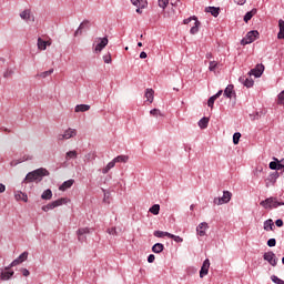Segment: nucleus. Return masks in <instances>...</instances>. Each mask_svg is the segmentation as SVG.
<instances>
[{
	"label": "nucleus",
	"mask_w": 284,
	"mask_h": 284,
	"mask_svg": "<svg viewBox=\"0 0 284 284\" xmlns=\"http://www.w3.org/2000/svg\"><path fill=\"white\" fill-rule=\"evenodd\" d=\"M239 141H241V133L236 132L233 134V143L234 145H239Z\"/></svg>",
	"instance_id": "nucleus-40"
},
{
	"label": "nucleus",
	"mask_w": 284,
	"mask_h": 284,
	"mask_svg": "<svg viewBox=\"0 0 284 284\" xmlns=\"http://www.w3.org/2000/svg\"><path fill=\"white\" fill-rule=\"evenodd\" d=\"M169 3H170V0H159V6L163 10H165L168 8Z\"/></svg>",
	"instance_id": "nucleus-41"
},
{
	"label": "nucleus",
	"mask_w": 284,
	"mask_h": 284,
	"mask_svg": "<svg viewBox=\"0 0 284 284\" xmlns=\"http://www.w3.org/2000/svg\"><path fill=\"white\" fill-rule=\"evenodd\" d=\"M16 201H23L24 203H28V194L21 192V191H18L16 194Z\"/></svg>",
	"instance_id": "nucleus-19"
},
{
	"label": "nucleus",
	"mask_w": 284,
	"mask_h": 284,
	"mask_svg": "<svg viewBox=\"0 0 284 284\" xmlns=\"http://www.w3.org/2000/svg\"><path fill=\"white\" fill-rule=\"evenodd\" d=\"M41 199H42L43 201H50V199H52V190L47 189V190L42 193Z\"/></svg>",
	"instance_id": "nucleus-30"
},
{
	"label": "nucleus",
	"mask_w": 284,
	"mask_h": 284,
	"mask_svg": "<svg viewBox=\"0 0 284 284\" xmlns=\"http://www.w3.org/2000/svg\"><path fill=\"white\" fill-rule=\"evenodd\" d=\"M206 230H210V225L207 224V222L200 223L196 227L197 236H205Z\"/></svg>",
	"instance_id": "nucleus-11"
},
{
	"label": "nucleus",
	"mask_w": 284,
	"mask_h": 284,
	"mask_svg": "<svg viewBox=\"0 0 284 284\" xmlns=\"http://www.w3.org/2000/svg\"><path fill=\"white\" fill-rule=\"evenodd\" d=\"M12 276H14V272L10 271V266H8L1 273L0 278H1V281H10V278H12Z\"/></svg>",
	"instance_id": "nucleus-12"
},
{
	"label": "nucleus",
	"mask_w": 284,
	"mask_h": 284,
	"mask_svg": "<svg viewBox=\"0 0 284 284\" xmlns=\"http://www.w3.org/2000/svg\"><path fill=\"white\" fill-rule=\"evenodd\" d=\"M264 210H273L280 207V205H284V202H278L276 197H268L260 203Z\"/></svg>",
	"instance_id": "nucleus-2"
},
{
	"label": "nucleus",
	"mask_w": 284,
	"mask_h": 284,
	"mask_svg": "<svg viewBox=\"0 0 284 284\" xmlns=\"http://www.w3.org/2000/svg\"><path fill=\"white\" fill-rule=\"evenodd\" d=\"M163 250H165V246L162 243H156L152 246V252H154V254H161Z\"/></svg>",
	"instance_id": "nucleus-22"
},
{
	"label": "nucleus",
	"mask_w": 284,
	"mask_h": 284,
	"mask_svg": "<svg viewBox=\"0 0 284 284\" xmlns=\"http://www.w3.org/2000/svg\"><path fill=\"white\" fill-rule=\"evenodd\" d=\"M90 28V21L84 20L78 28V30L74 32V37H79V34H83V29Z\"/></svg>",
	"instance_id": "nucleus-13"
},
{
	"label": "nucleus",
	"mask_w": 284,
	"mask_h": 284,
	"mask_svg": "<svg viewBox=\"0 0 284 284\" xmlns=\"http://www.w3.org/2000/svg\"><path fill=\"white\" fill-rule=\"evenodd\" d=\"M99 43L95 45V52H101L108 45V38H99Z\"/></svg>",
	"instance_id": "nucleus-14"
},
{
	"label": "nucleus",
	"mask_w": 284,
	"mask_h": 284,
	"mask_svg": "<svg viewBox=\"0 0 284 284\" xmlns=\"http://www.w3.org/2000/svg\"><path fill=\"white\" fill-rule=\"evenodd\" d=\"M21 261H20V258L18 257V258H16L11 264H10V266L9 267H17V265H21Z\"/></svg>",
	"instance_id": "nucleus-47"
},
{
	"label": "nucleus",
	"mask_w": 284,
	"mask_h": 284,
	"mask_svg": "<svg viewBox=\"0 0 284 284\" xmlns=\"http://www.w3.org/2000/svg\"><path fill=\"white\" fill-rule=\"evenodd\" d=\"M85 234H90V227H81L77 231L78 241L80 243H85V241H88Z\"/></svg>",
	"instance_id": "nucleus-8"
},
{
	"label": "nucleus",
	"mask_w": 284,
	"mask_h": 284,
	"mask_svg": "<svg viewBox=\"0 0 284 284\" xmlns=\"http://www.w3.org/2000/svg\"><path fill=\"white\" fill-rule=\"evenodd\" d=\"M284 169V164L277 163V170H283Z\"/></svg>",
	"instance_id": "nucleus-60"
},
{
	"label": "nucleus",
	"mask_w": 284,
	"mask_h": 284,
	"mask_svg": "<svg viewBox=\"0 0 284 284\" xmlns=\"http://www.w3.org/2000/svg\"><path fill=\"white\" fill-rule=\"evenodd\" d=\"M271 280L273 281V283H276V284H284V281L278 278V276L276 275H272L271 276Z\"/></svg>",
	"instance_id": "nucleus-43"
},
{
	"label": "nucleus",
	"mask_w": 284,
	"mask_h": 284,
	"mask_svg": "<svg viewBox=\"0 0 284 284\" xmlns=\"http://www.w3.org/2000/svg\"><path fill=\"white\" fill-rule=\"evenodd\" d=\"M130 158L128 155H118L116 158L113 159V162L116 163H128V160Z\"/></svg>",
	"instance_id": "nucleus-26"
},
{
	"label": "nucleus",
	"mask_w": 284,
	"mask_h": 284,
	"mask_svg": "<svg viewBox=\"0 0 284 284\" xmlns=\"http://www.w3.org/2000/svg\"><path fill=\"white\" fill-rule=\"evenodd\" d=\"M217 67H219V63L216 61H211L209 65L210 72H214Z\"/></svg>",
	"instance_id": "nucleus-42"
},
{
	"label": "nucleus",
	"mask_w": 284,
	"mask_h": 284,
	"mask_svg": "<svg viewBox=\"0 0 284 284\" xmlns=\"http://www.w3.org/2000/svg\"><path fill=\"white\" fill-rule=\"evenodd\" d=\"M140 59H148V53H145V51H142L140 53Z\"/></svg>",
	"instance_id": "nucleus-55"
},
{
	"label": "nucleus",
	"mask_w": 284,
	"mask_h": 284,
	"mask_svg": "<svg viewBox=\"0 0 284 284\" xmlns=\"http://www.w3.org/2000/svg\"><path fill=\"white\" fill-rule=\"evenodd\" d=\"M90 110V105L88 104H78L75 106V112H88Z\"/></svg>",
	"instance_id": "nucleus-34"
},
{
	"label": "nucleus",
	"mask_w": 284,
	"mask_h": 284,
	"mask_svg": "<svg viewBox=\"0 0 284 284\" xmlns=\"http://www.w3.org/2000/svg\"><path fill=\"white\" fill-rule=\"evenodd\" d=\"M193 21L194 26L191 28L190 32L191 34H196V32H199V26H201V22L196 18H193Z\"/></svg>",
	"instance_id": "nucleus-27"
},
{
	"label": "nucleus",
	"mask_w": 284,
	"mask_h": 284,
	"mask_svg": "<svg viewBox=\"0 0 284 284\" xmlns=\"http://www.w3.org/2000/svg\"><path fill=\"white\" fill-rule=\"evenodd\" d=\"M43 176H50V171L48 169H37L32 172H29L24 179L26 183H41Z\"/></svg>",
	"instance_id": "nucleus-1"
},
{
	"label": "nucleus",
	"mask_w": 284,
	"mask_h": 284,
	"mask_svg": "<svg viewBox=\"0 0 284 284\" xmlns=\"http://www.w3.org/2000/svg\"><path fill=\"white\" fill-rule=\"evenodd\" d=\"M258 39V31H250L245 38L242 39L241 44L247 45L250 43H254V40Z\"/></svg>",
	"instance_id": "nucleus-5"
},
{
	"label": "nucleus",
	"mask_w": 284,
	"mask_h": 284,
	"mask_svg": "<svg viewBox=\"0 0 284 284\" xmlns=\"http://www.w3.org/2000/svg\"><path fill=\"white\" fill-rule=\"evenodd\" d=\"M21 274L24 276H30V271H28V268H21Z\"/></svg>",
	"instance_id": "nucleus-52"
},
{
	"label": "nucleus",
	"mask_w": 284,
	"mask_h": 284,
	"mask_svg": "<svg viewBox=\"0 0 284 284\" xmlns=\"http://www.w3.org/2000/svg\"><path fill=\"white\" fill-rule=\"evenodd\" d=\"M170 234L169 232H163V231H154L153 235L156 236V239H164V236H168V239H170Z\"/></svg>",
	"instance_id": "nucleus-31"
},
{
	"label": "nucleus",
	"mask_w": 284,
	"mask_h": 284,
	"mask_svg": "<svg viewBox=\"0 0 284 284\" xmlns=\"http://www.w3.org/2000/svg\"><path fill=\"white\" fill-rule=\"evenodd\" d=\"M264 230H265L266 232H270V230L273 231V230H274V221H272L271 219H270V220H266V221L264 222Z\"/></svg>",
	"instance_id": "nucleus-29"
},
{
	"label": "nucleus",
	"mask_w": 284,
	"mask_h": 284,
	"mask_svg": "<svg viewBox=\"0 0 284 284\" xmlns=\"http://www.w3.org/2000/svg\"><path fill=\"white\" fill-rule=\"evenodd\" d=\"M77 156H78L77 151H69L67 152L65 159L68 161L70 159H77Z\"/></svg>",
	"instance_id": "nucleus-39"
},
{
	"label": "nucleus",
	"mask_w": 284,
	"mask_h": 284,
	"mask_svg": "<svg viewBox=\"0 0 284 284\" xmlns=\"http://www.w3.org/2000/svg\"><path fill=\"white\" fill-rule=\"evenodd\" d=\"M232 201V192L224 191L222 197H215L213 203L215 205H223V203H230Z\"/></svg>",
	"instance_id": "nucleus-4"
},
{
	"label": "nucleus",
	"mask_w": 284,
	"mask_h": 284,
	"mask_svg": "<svg viewBox=\"0 0 284 284\" xmlns=\"http://www.w3.org/2000/svg\"><path fill=\"white\" fill-rule=\"evenodd\" d=\"M109 234H116V229L112 227L111 230H109Z\"/></svg>",
	"instance_id": "nucleus-59"
},
{
	"label": "nucleus",
	"mask_w": 284,
	"mask_h": 284,
	"mask_svg": "<svg viewBox=\"0 0 284 284\" xmlns=\"http://www.w3.org/2000/svg\"><path fill=\"white\" fill-rule=\"evenodd\" d=\"M275 225L277 226V227H283V220H276L275 221Z\"/></svg>",
	"instance_id": "nucleus-53"
},
{
	"label": "nucleus",
	"mask_w": 284,
	"mask_h": 284,
	"mask_svg": "<svg viewBox=\"0 0 284 284\" xmlns=\"http://www.w3.org/2000/svg\"><path fill=\"white\" fill-rule=\"evenodd\" d=\"M254 14H256V9H253L252 11L246 12V14L244 16L245 23H248L252 17H254Z\"/></svg>",
	"instance_id": "nucleus-33"
},
{
	"label": "nucleus",
	"mask_w": 284,
	"mask_h": 284,
	"mask_svg": "<svg viewBox=\"0 0 284 284\" xmlns=\"http://www.w3.org/2000/svg\"><path fill=\"white\" fill-rule=\"evenodd\" d=\"M131 3L135 6V8H148V0H131Z\"/></svg>",
	"instance_id": "nucleus-17"
},
{
	"label": "nucleus",
	"mask_w": 284,
	"mask_h": 284,
	"mask_svg": "<svg viewBox=\"0 0 284 284\" xmlns=\"http://www.w3.org/2000/svg\"><path fill=\"white\" fill-rule=\"evenodd\" d=\"M22 263L24 261H28V252H23L22 254H20V256L18 257Z\"/></svg>",
	"instance_id": "nucleus-44"
},
{
	"label": "nucleus",
	"mask_w": 284,
	"mask_h": 284,
	"mask_svg": "<svg viewBox=\"0 0 284 284\" xmlns=\"http://www.w3.org/2000/svg\"><path fill=\"white\" fill-rule=\"evenodd\" d=\"M221 94H223V90H220L215 95H212L209 101H207V105L209 108H214V101H216V99H219L221 97Z\"/></svg>",
	"instance_id": "nucleus-15"
},
{
	"label": "nucleus",
	"mask_w": 284,
	"mask_h": 284,
	"mask_svg": "<svg viewBox=\"0 0 284 284\" xmlns=\"http://www.w3.org/2000/svg\"><path fill=\"white\" fill-rule=\"evenodd\" d=\"M263 72H265V65L263 64H256V67L254 69H252L248 74L250 77H255L256 79H258L260 77L263 75Z\"/></svg>",
	"instance_id": "nucleus-9"
},
{
	"label": "nucleus",
	"mask_w": 284,
	"mask_h": 284,
	"mask_svg": "<svg viewBox=\"0 0 284 284\" xmlns=\"http://www.w3.org/2000/svg\"><path fill=\"white\" fill-rule=\"evenodd\" d=\"M247 0H234V3H236V6H245Z\"/></svg>",
	"instance_id": "nucleus-49"
},
{
	"label": "nucleus",
	"mask_w": 284,
	"mask_h": 284,
	"mask_svg": "<svg viewBox=\"0 0 284 284\" xmlns=\"http://www.w3.org/2000/svg\"><path fill=\"white\" fill-rule=\"evenodd\" d=\"M277 168H278V163H276V162H271L270 163V169L271 170H277Z\"/></svg>",
	"instance_id": "nucleus-50"
},
{
	"label": "nucleus",
	"mask_w": 284,
	"mask_h": 284,
	"mask_svg": "<svg viewBox=\"0 0 284 284\" xmlns=\"http://www.w3.org/2000/svg\"><path fill=\"white\" fill-rule=\"evenodd\" d=\"M145 99L149 101V103H152L154 101V90L146 89Z\"/></svg>",
	"instance_id": "nucleus-25"
},
{
	"label": "nucleus",
	"mask_w": 284,
	"mask_h": 284,
	"mask_svg": "<svg viewBox=\"0 0 284 284\" xmlns=\"http://www.w3.org/2000/svg\"><path fill=\"white\" fill-rule=\"evenodd\" d=\"M194 207H196V205L192 204V205L190 206V210H194Z\"/></svg>",
	"instance_id": "nucleus-62"
},
{
	"label": "nucleus",
	"mask_w": 284,
	"mask_h": 284,
	"mask_svg": "<svg viewBox=\"0 0 284 284\" xmlns=\"http://www.w3.org/2000/svg\"><path fill=\"white\" fill-rule=\"evenodd\" d=\"M4 79H8L9 77H12V70H7L3 74Z\"/></svg>",
	"instance_id": "nucleus-51"
},
{
	"label": "nucleus",
	"mask_w": 284,
	"mask_h": 284,
	"mask_svg": "<svg viewBox=\"0 0 284 284\" xmlns=\"http://www.w3.org/2000/svg\"><path fill=\"white\" fill-rule=\"evenodd\" d=\"M20 17H21V19H23V21H30L31 19H32V21H34V18H32L30 16V10L29 9H26L24 11H22L20 13Z\"/></svg>",
	"instance_id": "nucleus-23"
},
{
	"label": "nucleus",
	"mask_w": 284,
	"mask_h": 284,
	"mask_svg": "<svg viewBox=\"0 0 284 284\" xmlns=\"http://www.w3.org/2000/svg\"><path fill=\"white\" fill-rule=\"evenodd\" d=\"M77 136V129H68L63 134L58 135V141H68V139H72Z\"/></svg>",
	"instance_id": "nucleus-7"
},
{
	"label": "nucleus",
	"mask_w": 284,
	"mask_h": 284,
	"mask_svg": "<svg viewBox=\"0 0 284 284\" xmlns=\"http://www.w3.org/2000/svg\"><path fill=\"white\" fill-rule=\"evenodd\" d=\"M149 212H151V214H154L155 216L159 214V212H161V206L159 204H154Z\"/></svg>",
	"instance_id": "nucleus-36"
},
{
	"label": "nucleus",
	"mask_w": 284,
	"mask_h": 284,
	"mask_svg": "<svg viewBox=\"0 0 284 284\" xmlns=\"http://www.w3.org/2000/svg\"><path fill=\"white\" fill-rule=\"evenodd\" d=\"M209 123H210V118H202L199 121V126L201 128V130H205L207 128Z\"/></svg>",
	"instance_id": "nucleus-28"
},
{
	"label": "nucleus",
	"mask_w": 284,
	"mask_h": 284,
	"mask_svg": "<svg viewBox=\"0 0 284 284\" xmlns=\"http://www.w3.org/2000/svg\"><path fill=\"white\" fill-rule=\"evenodd\" d=\"M145 8H140V7H138V9H136V12H138V14H143V11L142 10H144Z\"/></svg>",
	"instance_id": "nucleus-58"
},
{
	"label": "nucleus",
	"mask_w": 284,
	"mask_h": 284,
	"mask_svg": "<svg viewBox=\"0 0 284 284\" xmlns=\"http://www.w3.org/2000/svg\"><path fill=\"white\" fill-rule=\"evenodd\" d=\"M4 132H10L8 129H4Z\"/></svg>",
	"instance_id": "nucleus-63"
},
{
	"label": "nucleus",
	"mask_w": 284,
	"mask_h": 284,
	"mask_svg": "<svg viewBox=\"0 0 284 284\" xmlns=\"http://www.w3.org/2000/svg\"><path fill=\"white\" fill-rule=\"evenodd\" d=\"M114 165H116V164L114 163V160H112L111 162H109L106 164V166H104L102 169V174H108V172H110L112 170V168H114Z\"/></svg>",
	"instance_id": "nucleus-32"
},
{
	"label": "nucleus",
	"mask_w": 284,
	"mask_h": 284,
	"mask_svg": "<svg viewBox=\"0 0 284 284\" xmlns=\"http://www.w3.org/2000/svg\"><path fill=\"white\" fill-rule=\"evenodd\" d=\"M104 63H112V55L108 53L106 55L103 57Z\"/></svg>",
	"instance_id": "nucleus-45"
},
{
	"label": "nucleus",
	"mask_w": 284,
	"mask_h": 284,
	"mask_svg": "<svg viewBox=\"0 0 284 284\" xmlns=\"http://www.w3.org/2000/svg\"><path fill=\"white\" fill-rule=\"evenodd\" d=\"M3 192H6V185L0 184V194H3Z\"/></svg>",
	"instance_id": "nucleus-57"
},
{
	"label": "nucleus",
	"mask_w": 284,
	"mask_h": 284,
	"mask_svg": "<svg viewBox=\"0 0 284 284\" xmlns=\"http://www.w3.org/2000/svg\"><path fill=\"white\" fill-rule=\"evenodd\" d=\"M232 94H234V85L229 84L224 90V97H226V99H232Z\"/></svg>",
	"instance_id": "nucleus-20"
},
{
	"label": "nucleus",
	"mask_w": 284,
	"mask_h": 284,
	"mask_svg": "<svg viewBox=\"0 0 284 284\" xmlns=\"http://www.w3.org/2000/svg\"><path fill=\"white\" fill-rule=\"evenodd\" d=\"M278 28H280V31L277 33V39H284V20L283 19L278 20Z\"/></svg>",
	"instance_id": "nucleus-24"
},
{
	"label": "nucleus",
	"mask_w": 284,
	"mask_h": 284,
	"mask_svg": "<svg viewBox=\"0 0 284 284\" xmlns=\"http://www.w3.org/2000/svg\"><path fill=\"white\" fill-rule=\"evenodd\" d=\"M210 272V260L206 258L204 262H203V265L201 267V271H200V278H203L204 276H207Z\"/></svg>",
	"instance_id": "nucleus-10"
},
{
	"label": "nucleus",
	"mask_w": 284,
	"mask_h": 284,
	"mask_svg": "<svg viewBox=\"0 0 284 284\" xmlns=\"http://www.w3.org/2000/svg\"><path fill=\"white\" fill-rule=\"evenodd\" d=\"M67 203H68V199L61 197V199H58L47 205H43L42 211L50 212V210H54V207H61V205H65Z\"/></svg>",
	"instance_id": "nucleus-3"
},
{
	"label": "nucleus",
	"mask_w": 284,
	"mask_h": 284,
	"mask_svg": "<svg viewBox=\"0 0 284 284\" xmlns=\"http://www.w3.org/2000/svg\"><path fill=\"white\" fill-rule=\"evenodd\" d=\"M267 245L268 247H276V239H270Z\"/></svg>",
	"instance_id": "nucleus-46"
},
{
	"label": "nucleus",
	"mask_w": 284,
	"mask_h": 284,
	"mask_svg": "<svg viewBox=\"0 0 284 284\" xmlns=\"http://www.w3.org/2000/svg\"><path fill=\"white\" fill-rule=\"evenodd\" d=\"M150 114L152 116H159V114H161V111L159 109H153V110L150 111Z\"/></svg>",
	"instance_id": "nucleus-48"
},
{
	"label": "nucleus",
	"mask_w": 284,
	"mask_h": 284,
	"mask_svg": "<svg viewBox=\"0 0 284 284\" xmlns=\"http://www.w3.org/2000/svg\"><path fill=\"white\" fill-rule=\"evenodd\" d=\"M156 257L154 256V254H151V255H149V257H148V262L149 263H154V260H155Z\"/></svg>",
	"instance_id": "nucleus-54"
},
{
	"label": "nucleus",
	"mask_w": 284,
	"mask_h": 284,
	"mask_svg": "<svg viewBox=\"0 0 284 284\" xmlns=\"http://www.w3.org/2000/svg\"><path fill=\"white\" fill-rule=\"evenodd\" d=\"M206 12H210L212 14V17H219V8L209 7V8H206Z\"/></svg>",
	"instance_id": "nucleus-35"
},
{
	"label": "nucleus",
	"mask_w": 284,
	"mask_h": 284,
	"mask_svg": "<svg viewBox=\"0 0 284 284\" xmlns=\"http://www.w3.org/2000/svg\"><path fill=\"white\" fill-rule=\"evenodd\" d=\"M240 82L243 83L245 88H252L254 85V80H252L251 78L242 77L240 78Z\"/></svg>",
	"instance_id": "nucleus-16"
},
{
	"label": "nucleus",
	"mask_w": 284,
	"mask_h": 284,
	"mask_svg": "<svg viewBox=\"0 0 284 284\" xmlns=\"http://www.w3.org/2000/svg\"><path fill=\"white\" fill-rule=\"evenodd\" d=\"M138 45H139V48H143V43L142 42H139Z\"/></svg>",
	"instance_id": "nucleus-61"
},
{
	"label": "nucleus",
	"mask_w": 284,
	"mask_h": 284,
	"mask_svg": "<svg viewBox=\"0 0 284 284\" xmlns=\"http://www.w3.org/2000/svg\"><path fill=\"white\" fill-rule=\"evenodd\" d=\"M48 45H52V42L51 41H44L41 38L38 39V48L40 50H45V48H48Z\"/></svg>",
	"instance_id": "nucleus-18"
},
{
	"label": "nucleus",
	"mask_w": 284,
	"mask_h": 284,
	"mask_svg": "<svg viewBox=\"0 0 284 284\" xmlns=\"http://www.w3.org/2000/svg\"><path fill=\"white\" fill-rule=\"evenodd\" d=\"M169 239H172L173 241H175V243H183V237L174 235L172 233H170Z\"/></svg>",
	"instance_id": "nucleus-37"
},
{
	"label": "nucleus",
	"mask_w": 284,
	"mask_h": 284,
	"mask_svg": "<svg viewBox=\"0 0 284 284\" xmlns=\"http://www.w3.org/2000/svg\"><path fill=\"white\" fill-rule=\"evenodd\" d=\"M263 258L264 261H267V263H270L272 267H276V265L278 264V258H276V254H274V252L272 251L264 253Z\"/></svg>",
	"instance_id": "nucleus-6"
},
{
	"label": "nucleus",
	"mask_w": 284,
	"mask_h": 284,
	"mask_svg": "<svg viewBox=\"0 0 284 284\" xmlns=\"http://www.w3.org/2000/svg\"><path fill=\"white\" fill-rule=\"evenodd\" d=\"M53 72L54 69H50L49 71L41 72L40 74H38V77H40L41 79H45V77H50V74H52Z\"/></svg>",
	"instance_id": "nucleus-38"
},
{
	"label": "nucleus",
	"mask_w": 284,
	"mask_h": 284,
	"mask_svg": "<svg viewBox=\"0 0 284 284\" xmlns=\"http://www.w3.org/2000/svg\"><path fill=\"white\" fill-rule=\"evenodd\" d=\"M194 19L196 18H187L184 20V24L187 26V23H190L191 21H194Z\"/></svg>",
	"instance_id": "nucleus-56"
},
{
	"label": "nucleus",
	"mask_w": 284,
	"mask_h": 284,
	"mask_svg": "<svg viewBox=\"0 0 284 284\" xmlns=\"http://www.w3.org/2000/svg\"><path fill=\"white\" fill-rule=\"evenodd\" d=\"M72 185H74V180H68L62 183V185L60 186V190L62 192H65V190H70V187H72Z\"/></svg>",
	"instance_id": "nucleus-21"
}]
</instances>
